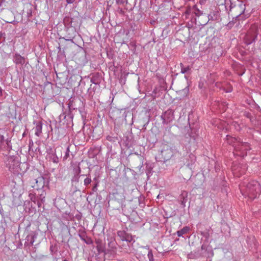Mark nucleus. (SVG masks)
<instances>
[{
  "instance_id": "26",
  "label": "nucleus",
  "mask_w": 261,
  "mask_h": 261,
  "mask_svg": "<svg viewBox=\"0 0 261 261\" xmlns=\"http://www.w3.org/2000/svg\"><path fill=\"white\" fill-rule=\"evenodd\" d=\"M146 174L147 176V178H149L151 176V175L152 174V172L151 171V169H150V168H148L146 170Z\"/></svg>"
},
{
  "instance_id": "10",
  "label": "nucleus",
  "mask_w": 261,
  "mask_h": 261,
  "mask_svg": "<svg viewBox=\"0 0 261 261\" xmlns=\"http://www.w3.org/2000/svg\"><path fill=\"white\" fill-rule=\"evenodd\" d=\"M164 124H168L174 119V114L173 110L169 109L165 112L161 116Z\"/></svg>"
},
{
  "instance_id": "45",
  "label": "nucleus",
  "mask_w": 261,
  "mask_h": 261,
  "mask_svg": "<svg viewBox=\"0 0 261 261\" xmlns=\"http://www.w3.org/2000/svg\"><path fill=\"white\" fill-rule=\"evenodd\" d=\"M2 109V103L0 102V110Z\"/></svg>"
},
{
  "instance_id": "44",
  "label": "nucleus",
  "mask_w": 261,
  "mask_h": 261,
  "mask_svg": "<svg viewBox=\"0 0 261 261\" xmlns=\"http://www.w3.org/2000/svg\"><path fill=\"white\" fill-rule=\"evenodd\" d=\"M79 110L80 112L81 113V115H82V116L83 117H84V115L82 113V111H81V110H80V109H79Z\"/></svg>"
},
{
  "instance_id": "12",
  "label": "nucleus",
  "mask_w": 261,
  "mask_h": 261,
  "mask_svg": "<svg viewBox=\"0 0 261 261\" xmlns=\"http://www.w3.org/2000/svg\"><path fill=\"white\" fill-rule=\"evenodd\" d=\"M91 82L95 85H99L102 80L101 74L98 72L91 74Z\"/></svg>"
},
{
  "instance_id": "50",
  "label": "nucleus",
  "mask_w": 261,
  "mask_h": 261,
  "mask_svg": "<svg viewBox=\"0 0 261 261\" xmlns=\"http://www.w3.org/2000/svg\"><path fill=\"white\" fill-rule=\"evenodd\" d=\"M160 198V195H158L157 196V198Z\"/></svg>"
},
{
  "instance_id": "20",
  "label": "nucleus",
  "mask_w": 261,
  "mask_h": 261,
  "mask_svg": "<svg viewBox=\"0 0 261 261\" xmlns=\"http://www.w3.org/2000/svg\"><path fill=\"white\" fill-rule=\"evenodd\" d=\"M79 236L82 240L85 242L86 244L90 245L92 243V240L90 238H87V239L86 240V239H85V235L80 234H79Z\"/></svg>"
},
{
  "instance_id": "18",
  "label": "nucleus",
  "mask_w": 261,
  "mask_h": 261,
  "mask_svg": "<svg viewBox=\"0 0 261 261\" xmlns=\"http://www.w3.org/2000/svg\"><path fill=\"white\" fill-rule=\"evenodd\" d=\"M6 145H9V141L8 139H5L4 136L0 135V148L3 146L5 148Z\"/></svg>"
},
{
  "instance_id": "8",
  "label": "nucleus",
  "mask_w": 261,
  "mask_h": 261,
  "mask_svg": "<svg viewBox=\"0 0 261 261\" xmlns=\"http://www.w3.org/2000/svg\"><path fill=\"white\" fill-rule=\"evenodd\" d=\"M131 164L133 168L136 169L139 173H142L141 169L143 166V157L142 156L135 155L132 159Z\"/></svg>"
},
{
  "instance_id": "17",
  "label": "nucleus",
  "mask_w": 261,
  "mask_h": 261,
  "mask_svg": "<svg viewBox=\"0 0 261 261\" xmlns=\"http://www.w3.org/2000/svg\"><path fill=\"white\" fill-rule=\"evenodd\" d=\"M180 66L181 68L180 72L181 73H190L191 67L190 66L185 67L184 64L182 63H181L180 64Z\"/></svg>"
},
{
  "instance_id": "21",
  "label": "nucleus",
  "mask_w": 261,
  "mask_h": 261,
  "mask_svg": "<svg viewBox=\"0 0 261 261\" xmlns=\"http://www.w3.org/2000/svg\"><path fill=\"white\" fill-rule=\"evenodd\" d=\"M96 243L97 244V250L98 252H102L104 251L102 245L100 243L99 241H96Z\"/></svg>"
},
{
  "instance_id": "38",
  "label": "nucleus",
  "mask_w": 261,
  "mask_h": 261,
  "mask_svg": "<svg viewBox=\"0 0 261 261\" xmlns=\"http://www.w3.org/2000/svg\"><path fill=\"white\" fill-rule=\"evenodd\" d=\"M188 257H189V258H194V256H193V254H192V253H190V254H189L188 255Z\"/></svg>"
},
{
  "instance_id": "2",
  "label": "nucleus",
  "mask_w": 261,
  "mask_h": 261,
  "mask_svg": "<svg viewBox=\"0 0 261 261\" xmlns=\"http://www.w3.org/2000/svg\"><path fill=\"white\" fill-rule=\"evenodd\" d=\"M230 3L229 10L228 12L229 15H231L233 19H236L243 13L245 10V5L243 3H240L236 5L231 3L230 0H225V8H227V5Z\"/></svg>"
},
{
  "instance_id": "5",
  "label": "nucleus",
  "mask_w": 261,
  "mask_h": 261,
  "mask_svg": "<svg viewBox=\"0 0 261 261\" xmlns=\"http://www.w3.org/2000/svg\"><path fill=\"white\" fill-rule=\"evenodd\" d=\"M251 182L247 185V194L249 198L253 199L260 193V184L257 180H251Z\"/></svg>"
},
{
  "instance_id": "15",
  "label": "nucleus",
  "mask_w": 261,
  "mask_h": 261,
  "mask_svg": "<svg viewBox=\"0 0 261 261\" xmlns=\"http://www.w3.org/2000/svg\"><path fill=\"white\" fill-rule=\"evenodd\" d=\"M42 124L41 122L39 121L36 123V125L35 128V135L37 136H39L42 133Z\"/></svg>"
},
{
  "instance_id": "53",
  "label": "nucleus",
  "mask_w": 261,
  "mask_h": 261,
  "mask_svg": "<svg viewBox=\"0 0 261 261\" xmlns=\"http://www.w3.org/2000/svg\"><path fill=\"white\" fill-rule=\"evenodd\" d=\"M93 179H94V180H95V179H96V177H94V178H93Z\"/></svg>"
},
{
  "instance_id": "29",
  "label": "nucleus",
  "mask_w": 261,
  "mask_h": 261,
  "mask_svg": "<svg viewBox=\"0 0 261 261\" xmlns=\"http://www.w3.org/2000/svg\"><path fill=\"white\" fill-rule=\"evenodd\" d=\"M245 116L247 117V118H249L250 119V121H253V117L252 116H251V114L249 113H246L245 114Z\"/></svg>"
},
{
  "instance_id": "16",
  "label": "nucleus",
  "mask_w": 261,
  "mask_h": 261,
  "mask_svg": "<svg viewBox=\"0 0 261 261\" xmlns=\"http://www.w3.org/2000/svg\"><path fill=\"white\" fill-rule=\"evenodd\" d=\"M34 234L33 233H30L26 237V241L25 243V245L27 244L28 245L32 246L33 245L34 243L33 237Z\"/></svg>"
},
{
  "instance_id": "13",
  "label": "nucleus",
  "mask_w": 261,
  "mask_h": 261,
  "mask_svg": "<svg viewBox=\"0 0 261 261\" xmlns=\"http://www.w3.org/2000/svg\"><path fill=\"white\" fill-rule=\"evenodd\" d=\"M13 61L16 64L23 65L25 63V59L18 54H15L13 56Z\"/></svg>"
},
{
  "instance_id": "35",
  "label": "nucleus",
  "mask_w": 261,
  "mask_h": 261,
  "mask_svg": "<svg viewBox=\"0 0 261 261\" xmlns=\"http://www.w3.org/2000/svg\"><path fill=\"white\" fill-rule=\"evenodd\" d=\"M97 183L95 184V186L93 187V191H96V190H97Z\"/></svg>"
},
{
  "instance_id": "19",
  "label": "nucleus",
  "mask_w": 261,
  "mask_h": 261,
  "mask_svg": "<svg viewBox=\"0 0 261 261\" xmlns=\"http://www.w3.org/2000/svg\"><path fill=\"white\" fill-rule=\"evenodd\" d=\"M190 230L188 226L184 227L181 229L177 231V234L178 237H182L183 234L187 233Z\"/></svg>"
},
{
  "instance_id": "31",
  "label": "nucleus",
  "mask_w": 261,
  "mask_h": 261,
  "mask_svg": "<svg viewBox=\"0 0 261 261\" xmlns=\"http://www.w3.org/2000/svg\"><path fill=\"white\" fill-rule=\"evenodd\" d=\"M116 2L118 4H122L124 3V0H116Z\"/></svg>"
},
{
  "instance_id": "7",
  "label": "nucleus",
  "mask_w": 261,
  "mask_h": 261,
  "mask_svg": "<svg viewBox=\"0 0 261 261\" xmlns=\"http://www.w3.org/2000/svg\"><path fill=\"white\" fill-rule=\"evenodd\" d=\"M228 143L232 144L237 150L246 151L249 150L251 148L249 144L247 142H240L235 138L227 136Z\"/></svg>"
},
{
  "instance_id": "25",
  "label": "nucleus",
  "mask_w": 261,
  "mask_h": 261,
  "mask_svg": "<svg viewBox=\"0 0 261 261\" xmlns=\"http://www.w3.org/2000/svg\"><path fill=\"white\" fill-rule=\"evenodd\" d=\"M149 261H154L153 255L151 250H149L147 254Z\"/></svg>"
},
{
  "instance_id": "36",
  "label": "nucleus",
  "mask_w": 261,
  "mask_h": 261,
  "mask_svg": "<svg viewBox=\"0 0 261 261\" xmlns=\"http://www.w3.org/2000/svg\"><path fill=\"white\" fill-rule=\"evenodd\" d=\"M91 180H84L85 185H87L90 184Z\"/></svg>"
},
{
  "instance_id": "30",
  "label": "nucleus",
  "mask_w": 261,
  "mask_h": 261,
  "mask_svg": "<svg viewBox=\"0 0 261 261\" xmlns=\"http://www.w3.org/2000/svg\"><path fill=\"white\" fill-rule=\"evenodd\" d=\"M30 233H33L34 234V236L33 237V239H34V241L35 242V239L37 238V236H38V233L35 232V231H33V232H31Z\"/></svg>"
},
{
  "instance_id": "41",
  "label": "nucleus",
  "mask_w": 261,
  "mask_h": 261,
  "mask_svg": "<svg viewBox=\"0 0 261 261\" xmlns=\"http://www.w3.org/2000/svg\"><path fill=\"white\" fill-rule=\"evenodd\" d=\"M128 172H130V173H132V174L133 173V172H135L134 171L132 170H131V169H129V170H128Z\"/></svg>"
},
{
  "instance_id": "4",
  "label": "nucleus",
  "mask_w": 261,
  "mask_h": 261,
  "mask_svg": "<svg viewBox=\"0 0 261 261\" xmlns=\"http://www.w3.org/2000/svg\"><path fill=\"white\" fill-rule=\"evenodd\" d=\"M5 163L7 167L11 172L19 173L21 170V163H20L19 158L17 156H11L8 157Z\"/></svg>"
},
{
  "instance_id": "23",
  "label": "nucleus",
  "mask_w": 261,
  "mask_h": 261,
  "mask_svg": "<svg viewBox=\"0 0 261 261\" xmlns=\"http://www.w3.org/2000/svg\"><path fill=\"white\" fill-rule=\"evenodd\" d=\"M29 198H30V200L32 202H33L34 203V204H36L37 200H36V196H35V194H33V193H31L29 194Z\"/></svg>"
},
{
  "instance_id": "1",
  "label": "nucleus",
  "mask_w": 261,
  "mask_h": 261,
  "mask_svg": "<svg viewBox=\"0 0 261 261\" xmlns=\"http://www.w3.org/2000/svg\"><path fill=\"white\" fill-rule=\"evenodd\" d=\"M72 179H91L89 177L90 169L87 162L82 161L79 164H73L71 167Z\"/></svg>"
},
{
  "instance_id": "22",
  "label": "nucleus",
  "mask_w": 261,
  "mask_h": 261,
  "mask_svg": "<svg viewBox=\"0 0 261 261\" xmlns=\"http://www.w3.org/2000/svg\"><path fill=\"white\" fill-rule=\"evenodd\" d=\"M69 152H70L69 146H68L66 148V151L65 154L64 156H63V161H65L69 157Z\"/></svg>"
},
{
  "instance_id": "28",
  "label": "nucleus",
  "mask_w": 261,
  "mask_h": 261,
  "mask_svg": "<svg viewBox=\"0 0 261 261\" xmlns=\"http://www.w3.org/2000/svg\"><path fill=\"white\" fill-rule=\"evenodd\" d=\"M189 136L191 138L193 139V140H196L197 137V135L196 134H193L192 133L191 134H189Z\"/></svg>"
},
{
  "instance_id": "14",
  "label": "nucleus",
  "mask_w": 261,
  "mask_h": 261,
  "mask_svg": "<svg viewBox=\"0 0 261 261\" xmlns=\"http://www.w3.org/2000/svg\"><path fill=\"white\" fill-rule=\"evenodd\" d=\"M48 158L49 161L54 163H58L59 161L58 157L56 155L55 152L51 150L50 152L48 153Z\"/></svg>"
},
{
  "instance_id": "33",
  "label": "nucleus",
  "mask_w": 261,
  "mask_h": 261,
  "mask_svg": "<svg viewBox=\"0 0 261 261\" xmlns=\"http://www.w3.org/2000/svg\"><path fill=\"white\" fill-rule=\"evenodd\" d=\"M206 249H207V246L205 244H203L201 246V250H206Z\"/></svg>"
},
{
  "instance_id": "11",
  "label": "nucleus",
  "mask_w": 261,
  "mask_h": 261,
  "mask_svg": "<svg viewBox=\"0 0 261 261\" xmlns=\"http://www.w3.org/2000/svg\"><path fill=\"white\" fill-rule=\"evenodd\" d=\"M117 235L122 241H126L129 243L135 242L132 235L123 230H119L117 232Z\"/></svg>"
},
{
  "instance_id": "24",
  "label": "nucleus",
  "mask_w": 261,
  "mask_h": 261,
  "mask_svg": "<svg viewBox=\"0 0 261 261\" xmlns=\"http://www.w3.org/2000/svg\"><path fill=\"white\" fill-rule=\"evenodd\" d=\"M201 234L204 237L206 240H207L210 237V233L208 231L205 230L201 232Z\"/></svg>"
},
{
  "instance_id": "39",
  "label": "nucleus",
  "mask_w": 261,
  "mask_h": 261,
  "mask_svg": "<svg viewBox=\"0 0 261 261\" xmlns=\"http://www.w3.org/2000/svg\"><path fill=\"white\" fill-rule=\"evenodd\" d=\"M111 173H112V174L116 173V171L115 170H111Z\"/></svg>"
},
{
  "instance_id": "6",
  "label": "nucleus",
  "mask_w": 261,
  "mask_h": 261,
  "mask_svg": "<svg viewBox=\"0 0 261 261\" xmlns=\"http://www.w3.org/2000/svg\"><path fill=\"white\" fill-rule=\"evenodd\" d=\"M176 152L177 151L175 149L165 145L163 146L161 152L159 154V158L161 161L165 162L169 160Z\"/></svg>"
},
{
  "instance_id": "9",
  "label": "nucleus",
  "mask_w": 261,
  "mask_h": 261,
  "mask_svg": "<svg viewBox=\"0 0 261 261\" xmlns=\"http://www.w3.org/2000/svg\"><path fill=\"white\" fill-rule=\"evenodd\" d=\"M45 180H31L27 188L29 190L32 188L34 190L38 191L44 187L45 184Z\"/></svg>"
},
{
  "instance_id": "42",
  "label": "nucleus",
  "mask_w": 261,
  "mask_h": 261,
  "mask_svg": "<svg viewBox=\"0 0 261 261\" xmlns=\"http://www.w3.org/2000/svg\"><path fill=\"white\" fill-rule=\"evenodd\" d=\"M144 248H146V249H148L149 250H150V249H149V246H146L144 247Z\"/></svg>"
},
{
  "instance_id": "3",
  "label": "nucleus",
  "mask_w": 261,
  "mask_h": 261,
  "mask_svg": "<svg viewBox=\"0 0 261 261\" xmlns=\"http://www.w3.org/2000/svg\"><path fill=\"white\" fill-rule=\"evenodd\" d=\"M258 34V29L257 27L255 25H251L244 37V43L248 45L255 42L257 40Z\"/></svg>"
},
{
  "instance_id": "46",
  "label": "nucleus",
  "mask_w": 261,
  "mask_h": 261,
  "mask_svg": "<svg viewBox=\"0 0 261 261\" xmlns=\"http://www.w3.org/2000/svg\"><path fill=\"white\" fill-rule=\"evenodd\" d=\"M89 95H91V96L93 95V94H92L91 92H89Z\"/></svg>"
},
{
  "instance_id": "40",
  "label": "nucleus",
  "mask_w": 261,
  "mask_h": 261,
  "mask_svg": "<svg viewBox=\"0 0 261 261\" xmlns=\"http://www.w3.org/2000/svg\"><path fill=\"white\" fill-rule=\"evenodd\" d=\"M63 39H64L66 41H72V39H71V38H69V39H65V38H63Z\"/></svg>"
},
{
  "instance_id": "49",
  "label": "nucleus",
  "mask_w": 261,
  "mask_h": 261,
  "mask_svg": "<svg viewBox=\"0 0 261 261\" xmlns=\"http://www.w3.org/2000/svg\"><path fill=\"white\" fill-rule=\"evenodd\" d=\"M12 181H13V184H15V180H12Z\"/></svg>"
},
{
  "instance_id": "43",
  "label": "nucleus",
  "mask_w": 261,
  "mask_h": 261,
  "mask_svg": "<svg viewBox=\"0 0 261 261\" xmlns=\"http://www.w3.org/2000/svg\"><path fill=\"white\" fill-rule=\"evenodd\" d=\"M62 116H63V117H64V119L66 118V116H65V115H64V114H63L62 115H61L60 116V117H62Z\"/></svg>"
},
{
  "instance_id": "47",
  "label": "nucleus",
  "mask_w": 261,
  "mask_h": 261,
  "mask_svg": "<svg viewBox=\"0 0 261 261\" xmlns=\"http://www.w3.org/2000/svg\"><path fill=\"white\" fill-rule=\"evenodd\" d=\"M14 189H13L12 190V193H14L15 192V191H14Z\"/></svg>"
},
{
  "instance_id": "51",
  "label": "nucleus",
  "mask_w": 261,
  "mask_h": 261,
  "mask_svg": "<svg viewBox=\"0 0 261 261\" xmlns=\"http://www.w3.org/2000/svg\"><path fill=\"white\" fill-rule=\"evenodd\" d=\"M63 261H68V260L65 259H63Z\"/></svg>"
},
{
  "instance_id": "27",
  "label": "nucleus",
  "mask_w": 261,
  "mask_h": 261,
  "mask_svg": "<svg viewBox=\"0 0 261 261\" xmlns=\"http://www.w3.org/2000/svg\"><path fill=\"white\" fill-rule=\"evenodd\" d=\"M234 23L235 22L233 20L231 21H229L227 24V27L229 29H230L233 26Z\"/></svg>"
},
{
  "instance_id": "37",
  "label": "nucleus",
  "mask_w": 261,
  "mask_h": 261,
  "mask_svg": "<svg viewBox=\"0 0 261 261\" xmlns=\"http://www.w3.org/2000/svg\"><path fill=\"white\" fill-rule=\"evenodd\" d=\"M69 105V106H68V107H69V108L70 111H71V109L75 110V108H72V105H71V104L69 103V105Z\"/></svg>"
},
{
  "instance_id": "32",
  "label": "nucleus",
  "mask_w": 261,
  "mask_h": 261,
  "mask_svg": "<svg viewBox=\"0 0 261 261\" xmlns=\"http://www.w3.org/2000/svg\"><path fill=\"white\" fill-rule=\"evenodd\" d=\"M35 204H37L38 206L40 207L41 206V202L39 200H37Z\"/></svg>"
},
{
  "instance_id": "34",
  "label": "nucleus",
  "mask_w": 261,
  "mask_h": 261,
  "mask_svg": "<svg viewBox=\"0 0 261 261\" xmlns=\"http://www.w3.org/2000/svg\"><path fill=\"white\" fill-rule=\"evenodd\" d=\"M75 0H66V2L68 4H72Z\"/></svg>"
},
{
  "instance_id": "52",
  "label": "nucleus",
  "mask_w": 261,
  "mask_h": 261,
  "mask_svg": "<svg viewBox=\"0 0 261 261\" xmlns=\"http://www.w3.org/2000/svg\"><path fill=\"white\" fill-rule=\"evenodd\" d=\"M184 199L182 201V203H184Z\"/></svg>"
},
{
  "instance_id": "48",
  "label": "nucleus",
  "mask_w": 261,
  "mask_h": 261,
  "mask_svg": "<svg viewBox=\"0 0 261 261\" xmlns=\"http://www.w3.org/2000/svg\"><path fill=\"white\" fill-rule=\"evenodd\" d=\"M258 132H259V133H260V134H261V129H260V130H258Z\"/></svg>"
}]
</instances>
